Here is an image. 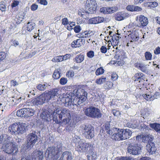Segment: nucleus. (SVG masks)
<instances>
[{
    "label": "nucleus",
    "instance_id": "obj_34",
    "mask_svg": "<svg viewBox=\"0 0 160 160\" xmlns=\"http://www.w3.org/2000/svg\"><path fill=\"white\" fill-rule=\"evenodd\" d=\"M91 95L92 96L91 98L93 99V100H95L96 99L100 100L102 97L101 95L99 94L98 92L96 93H93L92 94H91Z\"/></svg>",
    "mask_w": 160,
    "mask_h": 160
},
{
    "label": "nucleus",
    "instance_id": "obj_37",
    "mask_svg": "<svg viewBox=\"0 0 160 160\" xmlns=\"http://www.w3.org/2000/svg\"><path fill=\"white\" fill-rule=\"evenodd\" d=\"M106 80V78L102 77L99 79H97L96 80V83L99 84H101L104 82Z\"/></svg>",
    "mask_w": 160,
    "mask_h": 160
},
{
    "label": "nucleus",
    "instance_id": "obj_5",
    "mask_svg": "<svg viewBox=\"0 0 160 160\" xmlns=\"http://www.w3.org/2000/svg\"><path fill=\"white\" fill-rule=\"evenodd\" d=\"M25 152L21 154V160H42L43 158V152L40 151H34L31 154L29 151Z\"/></svg>",
    "mask_w": 160,
    "mask_h": 160
},
{
    "label": "nucleus",
    "instance_id": "obj_58",
    "mask_svg": "<svg viewBox=\"0 0 160 160\" xmlns=\"http://www.w3.org/2000/svg\"><path fill=\"white\" fill-rule=\"evenodd\" d=\"M112 112L113 115L115 116L118 117L120 115L119 111L116 109H113Z\"/></svg>",
    "mask_w": 160,
    "mask_h": 160
},
{
    "label": "nucleus",
    "instance_id": "obj_35",
    "mask_svg": "<svg viewBox=\"0 0 160 160\" xmlns=\"http://www.w3.org/2000/svg\"><path fill=\"white\" fill-rule=\"evenodd\" d=\"M144 56L146 60H151L152 59V55L149 52H146L144 53Z\"/></svg>",
    "mask_w": 160,
    "mask_h": 160
},
{
    "label": "nucleus",
    "instance_id": "obj_24",
    "mask_svg": "<svg viewBox=\"0 0 160 160\" xmlns=\"http://www.w3.org/2000/svg\"><path fill=\"white\" fill-rule=\"evenodd\" d=\"M116 49L117 50L116 52V54L114 58L117 59H121L123 58V57L125 55V53L122 49H118V47H116Z\"/></svg>",
    "mask_w": 160,
    "mask_h": 160
},
{
    "label": "nucleus",
    "instance_id": "obj_41",
    "mask_svg": "<svg viewBox=\"0 0 160 160\" xmlns=\"http://www.w3.org/2000/svg\"><path fill=\"white\" fill-rule=\"evenodd\" d=\"M118 128H110V129L106 131V132L108 134L110 135H111L112 137V135L114 134V133L116 131H117Z\"/></svg>",
    "mask_w": 160,
    "mask_h": 160
},
{
    "label": "nucleus",
    "instance_id": "obj_32",
    "mask_svg": "<svg viewBox=\"0 0 160 160\" xmlns=\"http://www.w3.org/2000/svg\"><path fill=\"white\" fill-rule=\"evenodd\" d=\"M84 59V56L82 54L77 55L76 58L73 59L74 62L77 63H80L82 62Z\"/></svg>",
    "mask_w": 160,
    "mask_h": 160
},
{
    "label": "nucleus",
    "instance_id": "obj_15",
    "mask_svg": "<svg viewBox=\"0 0 160 160\" xmlns=\"http://www.w3.org/2000/svg\"><path fill=\"white\" fill-rule=\"evenodd\" d=\"M134 65L135 67L140 69L142 72L148 74H149L150 71L148 69V65H146L142 62H137Z\"/></svg>",
    "mask_w": 160,
    "mask_h": 160
},
{
    "label": "nucleus",
    "instance_id": "obj_55",
    "mask_svg": "<svg viewBox=\"0 0 160 160\" xmlns=\"http://www.w3.org/2000/svg\"><path fill=\"white\" fill-rule=\"evenodd\" d=\"M103 127L106 132L109 130L110 129V123L108 122H106L103 125Z\"/></svg>",
    "mask_w": 160,
    "mask_h": 160
},
{
    "label": "nucleus",
    "instance_id": "obj_63",
    "mask_svg": "<svg viewBox=\"0 0 160 160\" xmlns=\"http://www.w3.org/2000/svg\"><path fill=\"white\" fill-rule=\"evenodd\" d=\"M23 18H21V17L19 16L18 17V18H16L14 19L15 21L16 22L15 23L17 24L20 23L23 20Z\"/></svg>",
    "mask_w": 160,
    "mask_h": 160
},
{
    "label": "nucleus",
    "instance_id": "obj_51",
    "mask_svg": "<svg viewBox=\"0 0 160 160\" xmlns=\"http://www.w3.org/2000/svg\"><path fill=\"white\" fill-rule=\"evenodd\" d=\"M19 136H17L16 138V142L18 143V145H20L22 144L23 140Z\"/></svg>",
    "mask_w": 160,
    "mask_h": 160
},
{
    "label": "nucleus",
    "instance_id": "obj_39",
    "mask_svg": "<svg viewBox=\"0 0 160 160\" xmlns=\"http://www.w3.org/2000/svg\"><path fill=\"white\" fill-rule=\"evenodd\" d=\"M108 7L107 8H102L100 9L99 12H100L103 13L104 14H108L109 13V11H108L109 9Z\"/></svg>",
    "mask_w": 160,
    "mask_h": 160
},
{
    "label": "nucleus",
    "instance_id": "obj_16",
    "mask_svg": "<svg viewBox=\"0 0 160 160\" xmlns=\"http://www.w3.org/2000/svg\"><path fill=\"white\" fill-rule=\"evenodd\" d=\"M18 122L11 125L8 128V132L12 135H17Z\"/></svg>",
    "mask_w": 160,
    "mask_h": 160
},
{
    "label": "nucleus",
    "instance_id": "obj_13",
    "mask_svg": "<svg viewBox=\"0 0 160 160\" xmlns=\"http://www.w3.org/2000/svg\"><path fill=\"white\" fill-rule=\"evenodd\" d=\"M110 21V19L106 17H97L89 19V22L91 24H97L102 22L107 23Z\"/></svg>",
    "mask_w": 160,
    "mask_h": 160
},
{
    "label": "nucleus",
    "instance_id": "obj_22",
    "mask_svg": "<svg viewBox=\"0 0 160 160\" xmlns=\"http://www.w3.org/2000/svg\"><path fill=\"white\" fill-rule=\"evenodd\" d=\"M95 151L94 150L93 145L88 143H85L84 152L87 154H90Z\"/></svg>",
    "mask_w": 160,
    "mask_h": 160
},
{
    "label": "nucleus",
    "instance_id": "obj_29",
    "mask_svg": "<svg viewBox=\"0 0 160 160\" xmlns=\"http://www.w3.org/2000/svg\"><path fill=\"white\" fill-rule=\"evenodd\" d=\"M130 35L131 38L133 41H137L139 38V34L138 31H132Z\"/></svg>",
    "mask_w": 160,
    "mask_h": 160
},
{
    "label": "nucleus",
    "instance_id": "obj_3",
    "mask_svg": "<svg viewBox=\"0 0 160 160\" xmlns=\"http://www.w3.org/2000/svg\"><path fill=\"white\" fill-rule=\"evenodd\" d=\"M62 145L59 143L56 146L48 148L45 153V157L47 160H57L62 153Z\"/></svg>",
    "mask_w": 160,
    "mask_h": 160
},
{
    "label": "nucleus",
    "instance_id": "obj_44",
    "mask_svg": "<svg viewBox=\"0 0 160 160\" xmlns=\"http://www.w3.org/2000/svg\"><path fill=\"white\" fill-rule=\"evenodd\" d=\"M152 100H153L155 99H158L160 98V93L156 92H155L154 95H152Z\"/></svg>",
    "mask_w": 160,
    "mask_h": 160
},
{
    "label": "nucleus",
    "instance_id": "obj_56",
    "mask_svg": "<svg viewBox=\"0 0 160 160\" xmlns=\"http://www.w3.org/2000/svg\"><path fill=\"white\" fill-rule=\"evenodd\" d=\"M74 31L76 33H79L81 30V27L79 25H77L73 28Z\"/></svg>",
    "mask_w": 160,
    "mask_h": 160
},
{
    "label": "nucleus",
    "instance_id": "obj_64",
    "mask_svg": "<svg viewBox=\"0 0 160 160\" xmlns=\"http://www.w3.org/2000/svg\"><path fill=\"white\" fill-rule=\"evenodd\" d=\"M36 52L34 51L30 53L27 56L24 57L25 59H27L30 58H31L36 53Z\"/></svg>",
    "mask_w": 160,
    "mask_h": 160
},
{
    "label": "nucleus",
    "instance_id": "obj_6",
    "mask_svg": "<svg viewBox=\"0 0 160 160\" xmlns=\"http://www.w3.org/2000/svg\"><path fill=\"white\" fill-rule=\"evenodd\" d=\"M84 113L86 116L92 118H99L102 117V114L100 110L98 108L90 106L84 110Z\"/></svg>",
    "mask_w": 160,
    "mask_h": 160
},
{
    "label": "nucleus",
    "instance_id": "obj_42",
    "mask_svg": "<svg viewBox=\"0 0 160 160\" xmlns=\"http://www.w3.org/2000/svg\"><path fill=\"white\" fill-rule=\"evenodd\" d=\"M83 40V39H78L76 40L73 41V43L76 44V47H79L81 45L82 42Z\"/></svg>",
    "mask_w": 160,
    "mask_h": 160
},
{
    "label": "nucleus",
    "instance_id": "obj_60",
    "mask_svg": "<svg viewBox=\"0 0 160 160\" xmlns=\"http://www.w3.org/2000/svg\"><path fill=\"white\" fill-rule=\"evenodd\" d=\"M22 111V108L18 110L17 112L16 113L17 116L18 117H22V115L23 114Z\"/></svg>",
    "mask_w": 160,
    "mask_h": 160
},
{
    "label": "nucleus",
    "instance_id": "obj_31",
    "mask_svg": "<svg viewBox=\"0 0 160 160\" xmlns=\"http://www.w3.org/2000/svg\"><path fill=\"white\" fill-rule=\"evenodd\" d=\"M60 70V69H56L52 75V77L55 79H58L61 77Z\"/></svg>",
    "mask_w": 160,
    "mask_h": 160
},
{
    "label": "nucleus",
    "instance_id": "obj_7",
    "mask_svg": "<svg viewBox=\"0 0 160 160\" xmlns=\"http://www.w3.org/2000/svg\"><path fill=\"white\" fill-rule=\"evenodd\" d=\"M128 153L136 155L140 154L142 152V147L137 143H131L129 144L127 148Z\"/></svg>",
    "mask_w": 160,
    "mask_h": 160
},
{
    "label": "nucleus",
    "instance_id": "obj_23",
    "mask_svg": "<svg viewBox=\"0 0 160 160\" xmlns=\"http://www.w3.org/2000/svg\"><path fill=\"white\" fill-rule=\"evenodd\" d=\"M85 143L82 141H79L78 143L75 144V149L76 151L79 152H84Z\"/></svg>",
    "mask_w": 160,
    "mask_h": 160
},
{
    "label": "nucleus",
    "instance_id": "obj_38",
    "mask_svg": "<svg viewBox=\"0 0 160 160\" xmlns=\"http://www.w3.org/2000/svg\"><path fill=\"white\" fill-rule=\"evenodd\" d=\"M104 70L102 67H100L98 68L96 70L95 74L97 76H98L104 73Z\"/></svg>",
    "mask_w": 160,
    "mask_h": 160
},
{
    "label": "nucleus",
    "instance_id": "obj_30",
    "mask_svg": "<svg viewBox=\"0 0 160 160\" xmlns=\"http://www.w3.org/2000/svg\"><path fill=\"white\" fill-rule=\"evenodd\" d=\"M26 108V116L27 118L33 116L35 114V110L31 108Z\"/></svg>",
    "mask_w": 160,
    "mask_h": 160
},
{
    "label": "nucleus",
    "instance_id": "obj_45",
    "mask_svg": "<svg viewBox=\"0 0 160 160\" xmlns=\"http://www.w3.org/2000/svg\"><path fill=\"white\" fill-rule=\"evenodd\" d=\"M108 9H109L108 11H110L109 12V13H112L117 11L118 9V8L117 7H108Z\"/></svg>",
    "mask_w": 160,
    "mask_h": 160
},
{
    "label": "nucleus",
    "instance_id": "obj_46",
    "mask_svg": "<svg viewBox=\"0 0 160 160\" xmlns=\"http://www.w3.org/2000/svg\"><path fill=\"white\" fill-rule=\"evenodd\" d=\"M81 137L80 136L75 135L73 138V141L76 144L78 143L79 141H82L81 140Z\"/></svg>",
    "mask_w": 160,
    "mask_h": 160
},
{
    "label": "nucleus",
    "instance_id": "obj_50",
    "mask_svg": "<svg viewBox=\"0 0 160 160\" xmlns=\"http://www.w3.org/2000/svg\"><path fill=\"white\" fill-rule=\"evenodd\" d=\"M10 42H11V45L15 47H17L19 44L18 41L16 39L14 40L13 39H12L10 41Z\"/></svg>",
    "mask_w": 160,
    "mask_h": 160
},
{
    "label": "nucleus",
    "instance_id": "obj_28",
    "mask_svg": "<svg viewBox=\"0 0 160 160\" xmlns=\"http://www.w3.org/2000/svg\"><path fill=\"white\" fill-rule=\"evenodd\" d=\"M126 9L131 12H139L142 10L141 8L133 5H128L126 7Z\"/></svg>",
    "mask_w": 160,
    "mask_h": 160
},
{
    "label": "nucleus",
    "instance_id": "obj_20",
    "mask_svg": "<svg viewBox=\"0 0 160 160\" xmlns=\"http://www.w3.org/2000/svg\"><path fill=\"white\" fill-rule=\"evenodd\" d=\"M128 17L129 14L127 13L119 12L116 14L115 18L118 21H121Z\"/></svg>",
    "mask_w": 160,
    "mask_h": 160
},
{
    "label": "nucleus",
    "instance_id": "obj_53",
    "mask_svg": "<svg viewBox=\"0 0 160 160\" xmlns=\"http://www.w3.org/2000/svg\"><path fill=\"white\" fill-rule=\"evenodd\" d=\"M79 89H74L73 91V96H75V98L73 99V102H74V101H76V98L78 97V94L79 93Z\"/></svg>",
    "mask_w": 160,
    "mask_h": 160
},
{
    "label": "nucleus",
    "instance_id": "obj_8",
    "mask_svg": "<svg viewBox=\"0 0 160 160\" xmlns=\"http://www.w3.org/2000/svg\"><path fill=\"white\" fill-rule=\"evenodd\" d=\"M16 144L13 143L12 142L6 144L4 147V151L8 154H12L14 156L16 155L18 150L17 145H16Z\"/></svg>",
    "mask_w": 160,
    "mask_h": 160
},
{
    "label": "nucleus",
    "instance_id": "obj_14",
    "mask_svg": "<svg viewBox=\"0 0 160 160\" xmlns=\"http://www.w3.org/2000/svg\"><path fill=\"white\" fill-rule=\"evenodd\" d=\"M148 143L146 146V148L148 152L151 154H154L156 150V148L155 146L154 143L152 142L153 137L149 136Z\"/></svg>",
    "mask_w": 160,
    "mask_h": 160
},
{
    "label": "nucleus",
    "instance_id": "obj_19",
    "mask_svg": "<svg viewBox=\"0 0 160 160\" xmlns=\"http://www.w3.org/2000/svg\"><path fill=\"white\" fill-rule=\"evenodd\" d=\"M139 23L136 25V26L139 27L146 26L148 23V20L147 18L144 15H141L139 16Z\"/></svg>",
    "mask_w": 160,
    "mask_h": 160
},
{
    "label": "nucleus",
    "instance_id": "obj_49",
    "mask_svg": "<svg viewBox=\"0 0 160 160\" xmlns=\"http://www.w3.org/2000/svg\"><path fill=\"white\" fill-rule=\"evenodd\" d=\"M68 82L67 78L62 77L60 80V83L62 85H64L66 84Z\"/></svg>",
    "mask_w": 160,
    "mask_h": 160
},
{
    "label": "nucleus",
    "instance_id": "obj_36",
    "mask_svg": "<svg viewBox=\"0 0 160 160\" xmlns=\"http://www.w3.org/2000/svg\"><path fill=\"white\" fill-rule=\"evenodd\" d=\"M62 58V56H57L54 57L52 59V61L54 62H58L63 61Z\"/></svg>",
    "mask_w": 160,
    "mask_h": 160
},
{
    "label": "nucleus",
    "instance_id": "obj_57",
    "mask_svg": "<svg viewBox=\"0 0 160 160\" xmlns=\"http://www.w3.org/2000/svg\"><path fill=\"white\" fill-rule=\"evenodd\" d=\"M150 1V8H155L158 5V3L157 2H151V1Z\"/></svg>",
    "mask_w": 160,
    "mask_h": 160
},
{
    "label": "nucleus",
    "instance_id": "obj_10",
    "mask_svg": "<svg viewBox=\"0 0 160 160\" xmlns=\"http://www.w3.org/2000/svg\"><path fill=\"white\" fill-rule=\"evenodd\" d=\"M52 114V112H51L49 109H42L40 114V117L42 121L44 122H50L53 120Z\"/></svg>",
    "mask_w": 160,
    "mask_h": 160
},
{
    "label": "nucleus",
    "instance_id": "obj_59",
    "mask_svg": "<svg viewBox=\"0 0 160 160\" xmlns=\"http://www.w3.org/2000/svg\"><path fill=\"white\" fill-rule=\"evenodd\" d=\"M133 159L131 157H121L118 160H132Z\"/></svg>",
    "mask_w": 160,
    "mask_h": 160
},
{
    "label": "nucleus",
    "instance_id": "obj_18",
    "mask_svg": "<svg viewBox=\"0 0 160 160\" xmlns=\"http://www.w3.org/2000/svg\"><path fill=\"white\" fill-rule=\"evenodd\" d=\"M27 125L23 122H18L17 135H21L26 132Z\"/></svg>",
    "mask_w": 160,
    "mask_h": 160
},
{
    "label": "nucleus",
    "instance_id": "obj_11",
    "mask_svg": "<svg viewBox=\"0 0 160 160\" xmlns=\"http://www.w3.org/2000/svg\"><path fill=\"white\" fill-rule=\"evenodd\" d=\"M78 92L76 101H77V103L78 105H79L86 100L88 95L87 92L83 89H79Z\"/></svg>",
    "mask_w": 160,
    "mask_h": 160
},
{
    "label": "nucleus",
    "instance_id": "obj_17",
    "mask_svg": "<svg viewBox=\"0 0 160 160\" xmlns=\"http://www.w3.org/2000/svg\"><path fill=\"white\" fill-rule=\"evenodd\" d=\"M122 140L127 139L132 136V132L128 129H120Z\"/></svg>",
    "mask_w": 160,
    "mask_h": 160
},
{
    "label": "nucleus",
    "instance_id": "obj_27",
    "mask_svg": "<svg viewBox=\"0 0 160 160\" xmlns=\"http://www.w3.org/2000/svg\"><path fill=\"white\" fill-rule=\"evenodd\" d=\"M135 81H139V82L145 81V75L142 72L137 73L135 74Z\"/></svg>",
    "mask_w": 160,
    "mask_h": 160
},
{
    "label": "nucleus",
    "instance_id": "obj_43",
    "mask_svg": "<svg viewBox=\"0 0 160 160\" xmlns=\"http://www.w3.org/2000/svg\"><path fill=\"white\" fill-rule=\"evenodd\" d=\"M142 97L147 101H153L152 100V95L147 94L142 95Z\"/></svg>",
    "mask_w": 160,
    "mask_h": 160
},
{
    "label": "nucleus",
    "instance_id": "obj_40",
    "mask_svg": "<svg viewBox=\"0 0 160 160\" xmlns=\"http://www.w3.org/2000/svg\"><path fill=\"white\" fill-rule=\"evenodd\" d=\"M127 126L129 128H132L135 129L137 127V125L135 123H133L132 122H128L126 124Z\"/></svg>",
    "mask_w": 160,
    "mask_h": 160
},
{
    "label": "nucleus",
    "instance_id": "obj_48",
    "mask_svg": "<svg viewBox=\"0 0 160 160\" xmlns=\"http://www.w3.org/2000/svg\"><path fill=\"white\" fill-rule=\"evenodd\" d=\"M140 127L141 128V130L142 131H146V130H150V128L145 124L144 123L141 124L140 125Z\"/></svg>",
    "mask_w": 160,
    "mask_h": 160
},
{
    "label": "nucleus",
    "instance_id": "obj_12",
    "mask_svg": "<svg viewBox=\"0 0 160 160\" xmlns=\"http://www.w3.org/2000/svg\"><path fill=\"white\" fill-rule=\"evenodd\" d=\"M97 5L94 0H87L86 8L88 9L90 14H92L96 12Z\"/></svg>",
    "mask_w": 160,
    "mask_h": 160
},
{
    "label": "nucleus",
    "instance_id": "obj_2",
    "mask_svg": "<svg viewBox=\"0 0 160 160\" xmlns=\"http://www.w3.org/2000/svg\"><path fill=\"white\" fill-rule=\"evenodd\" d=\"M59 89L55 88L47 91H45L36 98L31 100L33 105L38 106L42 105L46 102H48L50 100L53 99L55 97H58L59 95Z\"/></svg>",
    "mask_w": 160,
    "mask_h": 160
},
{
    "label": "nucleus",
    "instance_id": "obj_21",
    "mask_svg": "<svg viewBox=\"0 0 160 160\" xmlns=\"http://www.w3.org/2000/svg\"><path fill=\"white\" fill-rule=\"evenodd\" d=\"M58 160H71L72 159V153L68 151L64 152Z\"/></svg>",
    "mask_w": 160,
    "mask_h": 160
},
{
    "label": "nucleus",
    "instance_id": "obj_54",
    "mask_svg": "<svg viewBox=\"0 0 160 160\" xmlns=\"http://www.w3.org/2000/svg\"><path fill=\"white\" fill-rule=\"evenodd\" d=\"M2 137L3 138H4V141L6 142H8L10 140L11 138V136L6 134H3V136Z\"/></svg>",
    "mask_w": 160,
    "mask_h": 160
},
{
    "label": "nucleus",
    "instance_id": "obj_62",
    "mask_svg": "<svg viewBox=\"0 0 160 160\" xmlns=\"http://www.w3.org/2000/svg\"><path fill=\"white\" fill-rule=\"evenodd\" d=\"M94 52L93 51L91 50L87 53V56L89 58H92L94 56Z\"/></svg>",
    "mask_w": 160,
    "mask_h": 160
},
{
    "label": "nucleus",
    "instance_id": "obj_47",
    "mask_svg": "<svg viewBox=\"0 0 160 160\" xmlns=\"http://www.w3.org/2000/svg\"><path fill=\"white\" fill-rule=\"evenodd\" d=\"M149 137L148 135H142V142L144 143H148V139H149Z\"/></svg>",
    "mask_w": 160,
    "mask_h": 160
},
{
    "label": "nucleus",
    "instance_id": "obj_4",
    "mask_svg": "<svg viewBox=\"0 0 160 160\" xmlns=\"http://www.w3.org/2000/svg\"><path fill=\"white\" fill-rule=\"evenodd\" d=\"M38 138L35 131H33L28 134L27 136L26 143L23 144L21 147L20 153L23 154L25 152L28 151L31 149L36 143L38 142Z\"/></svg>",
    "mask_w": 160,
    "mask_h": 160
},
{
    "label": "nucleus",
    "instance_id": "obj_33",
    "mask_svg": "<svg viewBox=\"0 0 160 160\" xmlns=\"http://www.w3.org/2000/svg\"><path fill=\"white\" fill-rule=\"evenodd\" d=\"M35 24L33 22H28L27 24V28L28 31L31 32L34 28Z\"/></svg>",
    "mask_w": 160,
    "mask_h": 160
},
{
    "label": "nucleus",
    "instance_id": "obj_9",
    "mask_svg": "<svg viewBox=\"0 0 160 160\" xmlns=\"http://www.w3.org/2000/svg\"><path fill=\"white\" fill-rule=\"evenodd\" d=\"M82 128L86 138L90 139L94 137V128L91 125L88 124H85L82 126Z\"/></svg>",
    "mask_w": 160,
    "mask_h": 160
},
{
    "label": "nucleus",
    "instance_id": "obj_26",
    "mask_svg": "<svg viewBox=\"0 0 160 160\" xmlns=\"http://www.w3.org/2000/svg\"><path fill=\"white\" fill-rule=\"evenodd\" d=\"M72 96H71L69 94H67L66 95L65 97L63 99V100L64 101V102L65 104H67L68 105H71L72 104L73 105L74 104L76 105L77 104H75L74 103L75 101L73 102V101H72V99L71 98Z\"/></svg>",
    "mask_w": 160,
    "mask_h": 160
},
{
    "label": "nucleus",
    "instance_id": "obj_25",
    "mask_svg": "<svg viewBox=\"0 0 160 160\" xmlns=\"http://www.w3.org/2000/svg\"><path fill=\"white\" fill-rule=\"evenodd\" d=\"M116 132L114 133V134L112 137V138L115 140L120 141L122 140V136L120 131V129L118 128L117 131H116Z\"/></svg>",
    "mask_w": 160,
    "mask_h": 160
},
{
    "label": "nucleus",
    "instance_id": "obj_52",
    "mask_svg": "<svg viewBox=\"0 0 160 160\" xmlns=\"http://www.w3.org/2000/svg\"><path fill=\"white\" fill-rule=\"evenodd\" d=\"M37 88L39 90L42 91L46 89V86L45 84H40L37 86Z\"/></svg>",
    "mask_w": 160,
    "mask_h": 160
},
{
    "label": "nucleus",
    "instance_id": "obj_1",
    "mask_svg": "<svg viewBox=\"0 0 160 160\" xmlns=\"http://www.w3.org/2000/svg\"><path fill=\"white\" fill-rule=\"evenodd\" d=\"M70 111L67 108H59L54 110L52 114V119L57 124H66L71 120Z\"/></svg>",
    "mask_w": 160,
    "mask_h": 160
},
{
    "label": "nucleus",
    "instance_id": "obj_61",
    "mask_svg": "<svg viewBox=\"0 0 160 160\" xmlns=\"http://www.w3.org/2000/svg\"><path fill=\"white\" fill-rule=\"evenodd\" d=\"M19 2L17 0H13L11 3V7L12 8L16 7L19 4Z\"/></svg>",
    "mask_w": 160,
    "mask_h": 160
}]
</instances>
